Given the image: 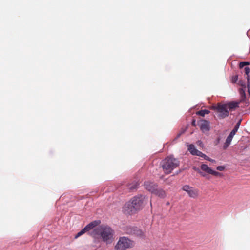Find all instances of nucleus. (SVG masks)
Segmentation results:
<instances>
[{"label": "nucleus", "mask_w": 250, "mask_h": 250, "mask_svg": "<svg viewBox=\"0 0 250 250\" xmlns=\"http://www.w3.org/2000/svg\"><path fill=\"white\" fill-rule=\"evenodd\" d=\"M246 88H247V89H248V94H249V96L250 97V85H247V87H246Z\"/></svg>", "instance_id": "nucleus-31"}, {"label": "nucleus", "mask_w": 250, "mask_h": 250, "mask_svg": "<svg viewBox=\"0 0 250 250\" xmlns=\"http://www.w3.org/2000/svg\"><path fill=\"white\" fill-rule=\"evenodd\" d=\"M216 169L219 171H223L225 169V167L223 166H219L217 167Z\"/></svg>", "instance_id": "nucleus-27"}, {"label": "nucleus", "mask_w": 250, "mask_h": 250, "mask_svg": "<svg viewBox=\"0 0 250 250\" xmlns=\"http://www.w3.org/2000/svg\"><path fill=\"white\" fill-rule=\"evenodd\" d=\"M182 189L188 193V196L192 198H196L199 196V190L188 185H185Z\"/></svg>", "instance_id": "nucleus-6"}, {"label": "nucleus", "mask_w": 250, "mask_h": 250, "mask_svg": "<svg viewBox=\"0 0 250 250\" xmlns=\"http://www.w3.org/2000/svg\"><path fill=\"white\" fill-rule=\"evenodd\" d=\"M238 85L241 86V88H244L246 89L247 87V83L246 81L244 80H239L237 83Z\"/></svg>", "instance_id": "nucleus-17"}, {"label": "nucleus", "mask_w": 250, "mask_h": 250, "mask_svg": "<svg viewBox=\"0 0 250 250\" xmlns=\"http://www.w3.org/2000/svg\"><path fill=\"white\" fill-rule=\"evenodd\" d=\"M246 79H247V82H246L247 83V85H250V76H249V74L247 76Z\"/></svg>", "instance_id": "nucleus-30"}, {"label": "nucleus", "mask_w": 250, "mask_h": 250, "mask_svg": "<svg viewBox=\"0 0 250 250\" xmlns=\"http://www.w3.org/2000/svg\"><path fill=\"white\" fill-rule=\"evenodd\" d=\"M133 246L132 242L125 237L120 238L115 247V250H125Z\"/></svg>", "instance_id": "nucleus-4"}, {"label": "nucleus", "mask_w": 250, "mask_h": 250, "mask_svg": "<svg viewBox=\"0 0 250 250\" xmlns=\"http://www.w3.org/2000/svg\"><path fill=\"white\" fill-rule=\"evenodd\" d=\"M240 103L239 101H231L225 104L229 111L235 110L237 108H238Z\"/></svg>", "instance_id": "nucleus-10"}, {"label": "nucleus", "mask_w": 250, "mask_h": 250, "mask_svg": "<svg viewBox=\"0 0 250 250\" xmlns=\"http://www.w3.org/2000/svg\"><path fill=\"white\" fill-rule=\"evenodd\" d=\"M182 133H179V134L177 135L176 138H179V137L181 136V134H182Z\"/></svg>", "instance_id": "nucleus-34"}, {"label": "nucleus", "mask_w": 250, "mask_h": 250, "mask_svg": "<svg viewBox=\"0 0 250 250\" xmlns=\"http://www.w3.org/2000/svg\"><path fill=\"white\" fill-rule=\"evenodd\" d=\"M95 234L100 236L102 240L107 244L111 243L114 240V231L108 226H102L93 231Z\"/></svg>", "instance_id": "nucleus-2"}, {"label": "nucleus", "mask_w": 250, "mask_h": 250, "mask_svg": "<svg viewBox=\"0 0 250 250\" xmlns=\"http://www.w3.org/2000/svg\"><path fill=\"white\" fill-rule=\"evenodd\" d=\"M209 111L208 110H202L197 112V114L201 116L204 117L206 114H208L209 113Z\"/></svg>", "instance_id": "nucleus-19"}, {"label": "nucleus", "mask_w": 250, "mask_h": 250, "mask_svg": "<svg viewBox=\"0 0 250 250\" xmlns=\"http://www.w3.org/2000/svg\"><path fill=\"white\" fill-rule=\"evenodd\" d=\"M145 196L142 195L133 197L124 205V212L128 214H132L142 209L145 205Z\"/></svg>", "instance_id": "nucleus-1"}, {"label": "nucleus", "mask_w": 250, "mask_h": 250, "mask_svg": "<svg viewBox=\"0 0 250 250\" xmlns=\"http://www.w3.org/2000/svg\"><path fill=\"white\" fill-rule=\"evenodd\" d=\"M238 80V76L237 75L233 76L231 78V82L235 83L237 82Z\"/></svg>", "instance_id": "nucleus-23"}, {"label": "nucleus", "mask_w": 250, "mask_h": 250, "mask_svg": "<svg viewBox=\"0 0 250 250\" xmlns=\"http://www.w3.org/2000/svg\"><path fill=\"white\" fill-rule=\"evenodd\" d=\"M200 167L203 171L208 174H211V172H212V169L209 167L207 165L202 164Z\"/></svg>", "instance_id": "nucleus-13"}, {"label": "nucleus", "mask_w": 250, "mask_h": 250, "mask_svg": "<svg viewBox=\"0 0 250 250\" xmlns=\"http://www.w3.org/2000/svg\"><path fill=\"white\" fill-rule=\"evenodd\" d=\"M98 223L96 221H93L90 223L89 224L86 225L84 228L87 231L93 229L95 226L97 225Z\"/></svg>", "instance_id": "nucleus-16"}, {"label": "nucleus", "mask_w": 250, "mask_h": 250, "mask_svg": "<svg viewBox=\"0 0 250 250\" xmlns=\"http://www.w3.org/2000/svg\"><path fill=\"white\" fill-rule=\"evenodd\" d=\"M188 150L190 152V153L193 155H195V153H196V151H198V150L195 148V146L193 144H190L188 145Z\"/></svg>", "instance_id": "nucleus-15"}, {"label": "nucleus", "mask_w": 250, "mask_h": 250, "mask_svg": "<svg viewBox=\"0 0 250 250\" xmlns=\"http://www.w3.org/2000/svg\"><path fill=\"white\" fill-rule=\"evenodd\" d=\"M246 89H245L244 88H240L239 89V92L241 97V99L239 101L240 102L244 101L246 99Z\"/></svg>", "instance_id": "nucleus-14"}, {"label": "nucleus", "mask_w": 250, "mask_h": 250, "mask_svg": "<svg viewBox=\"0 0 250 250\" xmlns=\"http://www.w3.org/2000/svg\"><path fill=\"white\" fill-rule=\"evenodd\" d=\"M87 230L85 229V228H84L83 229H82L80 232H79L75 236V238H77L80 236L82 235L84 233H85L86 232H87Z\"/></svg>", "instance_id": "nucleus-21"}, {"label": "nucleus", "mask_w": 250, "mask_h": 250, "mask_svg": "<svg viewBox=\"0 0 250 250\" xmlns=\"http://www.w3.org/2000/svg\"><path fill=\"white\" fill-rule=\"evenodd\" d=\"M233 136H234V135H233L231 134H229V136L227 137V138L226 140V142L224 145V149H226L230 145Z\"/></svg>", "instance_id": "nucleus-12"}, {"label": "nucleus", "mask_w": 250, "mask_h": 250, "mask_svg": "<svg viewBox=\"0 0 250 250\" xmlns=\"http://www.w3.org/2000/svg\"><path fill=\"white\" fill-rule=\"evenodd\" d=\"M138 186H139V184H138V183L135 182V183H133L132 184L129 185L128 186V188L129 190H133L134 189H136Z\"/></svg>", "instance_id": "nucleus-18"}, {"label": "nucleus", "mask_w": 250, "mask_h": 250, "mask_svg": "<svg viewBox=\"0 0 250 250\" xmlns=\"http://www.w3.org/2000/svg\"><path fill=\"white\" fill-rule=\"evenodd\" d=\"M199 126L200 129L203 132L208 131L210 129V123L207 120H201L199 123Z\"/></svg>", "instance_id": "nucleus-7"}, {"label": "nucleus", "mask_w": 250, "mask_h": 250, "mask_svg": "<svg viewBox=\"0 0 250 250\" xmlns=\"http://www.w3.org/2000/svg\"><path fill=\"white\" fill-rule=\"evenodd\" d=\"M237 131H238V129L234 127L233 129V130L231 131L230 134L234 136L235 135V134L236 133V132H237Z\"/></svg>", "instance_id": "nucleus-28"}, {"label": "nucleus", "mask_w": 250, "mask_h": 250, "mask_svg": "<svg viewBox=\"0 0 250 250\" xmlns=\"http://www.w3.org/2000/svg\"><path fill=\"white\" fill-rule=\"evenodd\" d=\"M241 120H239L236 124V125H235V128H237V129H238V128H239V126L240 125V124H241Z\"/></svg>", "instance_id": "nucleus-29"}, {"label": "nucleus", "mask_w": 250, "mask_h": 250, "mask_svg": "<svg viewBox=\"0 0 250 250\" xmlns=\"http://www.w3.org/2000/svg\"><path fill=\"white\" fill-rule=\"evenodd\" d=\"M208 161H210V162H212V163H214V162H215V161L214 160L212 159H211V158H209V160H208Z\"/></svg>", "instance_id": "nucleus-33"}, {"label": "nucleus", "mask_w": 250, "mask_h": 250, "mask_svg": "<svg viewBox=\"0 0 250 250\" xmlns=\"http://www.w3.org/2000/svg\"><path fill=\"white\" fill-rule=\"evenodd\" d=\"M203 158H204L205 160L208 161L209 160V157L205 154V156H204Z\"/></svg>", "instance_id": "nucleus-32"}, {"label": "nucleus", "mask_w": 250, "mask_h": 250, "mask_svg": "<svg viewBox=\"0 0 250 250\" xmlns=\"http://www.w3.org/2000/svg\"><path fill=\"white\" fill-rule=\"evenodd\" d=\"M212 108L218 113V117L220 119H224L229 115V111L225 104L218 103L212 106Z\"/></svg>", "instance_id": "nucleus-5"}, {"label": "nucleus", "mask_w": 250, "mask_h": 250, "mask_svg": "<svg viewBox=\"0 0 250 250\" xmlns=\"http://www.w3.org/2000/svg\"><path fill=\"white\" fill-rule=\"evenodd\" d=\"M249 64V63L248 62H241L240 63H239V67L240 68H243L244 67H245V66L246 65H248Z\"/></svg>", "instance_id": "nucleus-22"}, {"label": "nucleus", "mask_w": 250, "mask_h": 250, "mask_svg": "<svg viewBox=\"0 0 250 250\" xmlns=\"http://www.w3.org/2000/svg\"><path fill=\"white\" fill-rule=\"evenodd\" d=\"M192 125L194 126L195 125V121H193L192 123Z\"/></svg>", "instance_id": "nucleus-35"}, {"label": "nucleus", "mask_w": 250, "mask_h": 250, "mask_svg": "<svg viewBox=\"0 0 250 250\" xmlns=\"http://www.w3.org/2000/svg\"><path fill=\"white\" fill-rule=\"evenodd\" d=\"M145 188L151 192L152 193L154 192V190L156 189L158 187V185L150 181H146L144 184Z\"/></svg>", "instance_id": "nucleus-8"}, {"label": "nucleus", "mask_w": 250, "mask_h": 250, "mask_svg": "<svg viewBox=\"0 0 250 250\" xmlns=\"http://www.w3.org/2000/svg\"><path fill=\"white\" fill-rule=\"evenodd\" d=\"M152 194H154L161 198H164L166 196V193L165 191L162 188H158V187L156 189L154 190Z\"/></svg>", "instance_id": "nucleus-11"}, {"label": "nucleus", "mask_w": 250, "mask_h": 250, "mask_svg": "<svg viewBox=\"0 0 250 250\" xmlns=\"http://www.w3.org/2000/svg\"><path fill=\"white\" fill-rule=\"evenodd\" d=\"M87 230L85 229V228H84L83 229H82L80 232H79L75 236V238H77L80 236L82 235L84 233H85L86 232H87Z\"/></svg>", "instance_id": "nucleus-20"}, {"label": "nucleus", "mask_w": 250, "mask_h": 250, "mask_svg": "<svg viewBox=\"0 0 250 250\" xmlns=\"http://www.w3.org/2000/svg\"><path fill=\"white\" fill-rule=\"evenodd\" d=\"M126 232L128 234L139 236H141L143 235V232L137 227H130L127 229Z\"/></svg>", "instance_id": "nucleus-9"}, {"label": "nucleus", "mask_w": 250, "mask_h": 250, "mask_svg": "<svg viewBox=\"0 0 250 250\" xmlns=\"http://www.w3.org/2000/svg\"><path fill=\"white\" fill-rule=\"evenodd\" d=\"M179 161L173 156H169L162 161L161 166L166 174H170L172 171L178 167Z\"/></svg>", "instance_id": "nucleus-3"}, {"label": "nucleus", "mask_w": 250, "mask_h": 250, "mask_svg": "<svg viewBox=\"0 0 250 250\" xmlns=\"http://www.w3.org/2000/svg\"><path fill=\"white\" fill-rule=\"evenodd\" d=\"M196 156H198L201 157H203L204 156H205V154L203 153L202 152L198 150V151H196V153H195V155Z\"/></svg>", "instance_id": "nucleus-25"}, {"label": "nucleus", "mask_w": 250, "mask_h": 250, "mask_svg": "<svg viewBox=\"0 0 250 250\" xmlns=\"http://www.w3.org/2000/svg\"><path fill=\"white\" fill-rule=\"evenodd\" d=\"M211 174L215 176H221L222 175V174L221 173L214 171L213 170Z\"/></svg>", "instance_id": "nucleus-24"}, {"label": "nucleus", "mask_w": 250, "mask_h": 250, "mask_svg": "<svg viewBox=\"0 0 250 250\" xmlns=\"http://www.w3.org/2000/svg\"><path fill=\"white\" fill-rule=\"evenodd\" d=\"M244 72L245 74L248 75L250 72V69L248 67H245L244 68Z\"/></svg>", "instance_id": "nucleus-26"}]
</instances>
